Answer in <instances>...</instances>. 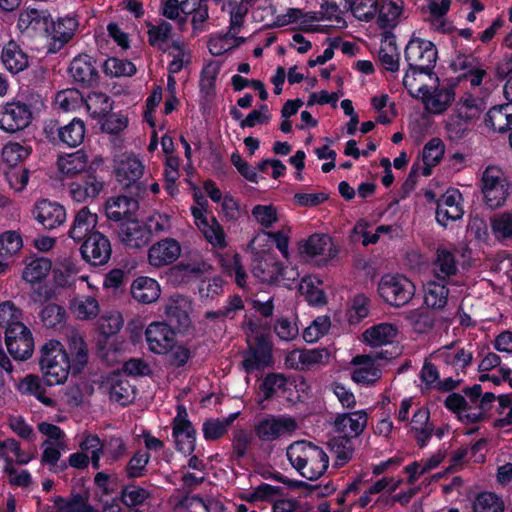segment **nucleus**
<instances>
[{
    "label": "nucleus",
    "instance_id": "59",
    "mask_svg": "<svg viewBox=\"0 0 512 512\" xmlns=\"http://www.w3.org/2000/svg\"><path fill=\"white\" fill-rule=\"evenodd\" d=\"M31 149L28 146L22 145L17 142H8L2 149V160L9 167H18L28 158Z\"/></svg>",
    "mask_w": 512,
    "mask_h": 512
},
{
    "label": "nucleus",
    "instance_id": "53",
    "mask_svg": "<svg viewBox=\"0 0 512 512\" xmlns=\"http://www.w3.org/2000/svg\"><path fill=\"white\" fill-rule=\"evenodd\" d=\"M98 300L92 296H78L71 303L72 313L81 320H91L99 314Z\"/></svg>",
    "mask_w": 512,
    "mask_h": 512
},
{
    "label": "nucleus",
    "instance_id": "21",
    "mask_svg": "<svg viewBox=\"0 0 512 512\" xmlns=\"http://www.w3.org/2000/svg\"><path fill=\"white\" fill-rule=\"evenodd\" d=\"M299 252L309 258L328 261L336 256L337 249L328 235L316 233L299 242Z\"/></svg>",
    "mask_w": 512,
    "mask_h": 512
},
{
    "label": "nucleus",
    "instance_id": "54",
    "mask_svg": "<svg viewBox=\"0 0 512 512\" xmlns=\"http://www.w3.org/2000/svg\"><path fill=\"white\" fill-rule=\"evenodd\" d=\"M321 280L316 276L304 277L299 284L300 293L311 305H323L326 297L320 287Z\"/></svg>",
    "mask_w": 512,
    "mask_h": 512
},
{
    "label": "nucleus",
    "instance_id": "28",
    "mask_svg": "<svg viewBox=\"0 0 512 512\" xmlns=\"http://www.w3.org/2000/svg\"><path fill=\"white\" fill-rule=\"evenodd\" d=\"M142 162L133 155H121L115 160V176L125 186L136 182L143 175Z\"/></svg>",
    "mask_w": 512,
    "mask_h": 512
},
{
    "label": "nucleus",
    "instance_id": "20",
    "mask_svg": "<svg viewBox=\"0 0 512 512\" xmlns=\"http://www.w3.org/2000/svg\"><path fill=\"white\" fill-rule=\"evenodd\" d=\"M462 195L457 189H448L438 200L436 220L442 226L463 216Z\"/></svg>",
    "mask_w": 512,
    "mask_h": 512
},
{
    "label": "nucleus",
    "instance_id": "13",
    "mask_svg": "<svg viewBox=\"0 0 512 512\" xmlns=\"http://www.w3.org/2000/svg\"><path fill=\"white\" fill-rule=\"evenodd\" d=\"M30 108L20 102H10L0 107V129L14 133L26 128L31 121Z\"/></svg>",
    "mask_w": 512,
    "mask_h": 512
},
{
    "label": "nucleus",
    "instance_id": "57",
    "mask_svg": "<svg viewBox=\"0 0 512 512\" xmlns=\"http://www.w3.org/2000/svg\"><path fill=\"white\" fill-rule=\"evenodd\" d=\"M168 56L171 57L168 71L170 74H177L191 62L189 49L180 42H173L168 50Z\"/></svg>",
    "mask_w": 512,
    "mask_h": 512
},
{
    "label": "nucleus",
    "instance_id": "3",
    "mask_svg": "<svg viewBox=\"0 0 512 512\" xmlns=\"http://www.w3.org/2000/svg\"><path fill=\"white\" fill-rule=\"evenodd\" d=\"M286 455L292 467L308 480L320 478L329 465V457L325 451L306 441L292 443L287 448Z\"/></svg>",
    "mask_w": 512,
    "mask_h": 512
},
{
    "label": "nucleus",
    "instance_id": "33",
    "mask_svg": "<svg viewBox=\"0 0 512 512\" xmlns=\"http://www.w3.org/2000/svg\"><path fill=\"white\" fill-rule=\"evenodd\" d=\"M398 327L391 323H380L366 329L362 341L371 347L391 344L398 336Z\"/></svg>",
    "mask_w": 512,
    "mask_h": 512
},
{
    "label": "nucleus",
    "instance_id": "30",
    "mask_svg": "<svg viewBox=\"0 0 512 512\" xmlns=\"http://www.w3.org/2000/svg\"><path fill=\"white\" fill-rule=\"evenodd\" d=\"M98 223V215L88 207H82L74 217L73 224L69 230V236L76 242H80L95 232Z\"/></svg>",
    "mask_w": 512,
    "mask_h": 512
},
{
    "label": "nucleus",
    "instance_id": "42",
    "mask_svg": "<svg viewBox=\"0 0 512 512\" xmlns=\"http://www.w3.org/2000/svg\"><path fill=\"white\" fill-rule=\"evenodd\" d=\"M70 76L77 83L91 85L97 76L92 59L88 55L75 57L69 67Z\"/></svg>",
    "mask_w": 512,
    "mask_h": 512
},
{
    "label": "nucleus",
    "instance_id": "40",
    "mask_svg": "<svg viewBox=\"0 0 512 512\" xmlns=\"http://www.w3.org/2000/svg\"><path fill=\"white\" fill-rule=\"evenodd\" d=\"M320 17L317 12H303L297 8H289L285 13L275 17L274 24L277 27H283L290 24H296L300 29L308 31L311 29L312 23L319 21Z\"/></svg>",
    "mask_w": 512,
    "mask_h": 512
},
{
    "label": "nucleus",
    "instance_id": "45",
    "mask_svg": "<svg viewBox=\"0 0 512 512\" xmlns=\"http://www.w3.org/2000/svg\"><path fill=\"white\" fill-rule=\"evenodd\" d=\"M381 65L390 72H397L400 65V53L396 45L395 37L386 34L381 42L378 53Z\"/></svg>",
    "mask_w": 512,
    "mask_h": 512
},
{
    "label": "nucleus",
    "instance_id": "32",
    "mask_svg": "<svg viewBox=\"0 0 512 512\" xmlns=\"http://www.w3.org/2000/svg\"><path fill=\"white\" fill-rule=\"evenodd\" d=\"M485 126L493 132L503 133L512 128V103L490 108L484 119Z\"/></svg>",
    "mask_w": 512,
    "mask_h": 512
},
{
    "label": "nucleus",
    "instance_id": "39",
    "mask_svg": "<svg viewBox=\"0 0 512 512\" xmlns=\"http://www.w3.org/2000/svg\"><path fill=\"white\" fill-rule=\"evenodd\" d=\"M351 8V0H323L318 16L321 19L333 22L337 28H345L344 14Z\"/></svg>",
    "mask_w": 512,
    "mask_h": 512
},
{
    "label": "nucleus",
    "instance_id": "50",
    "mask_svg": "<svg viewBox=\"0 0 512 512\" xmlns=\"http://www.w3.org/2000/svg\"><path fill=\"white\" fill-rule=\"evenodd\" d=\"M286 384L287 380L282 374L272 373L267 375L260 386L258 399L260 407L264 409V401L284 392Z\"/></svg>",
    "mask_w": 512,
    "mask_h": 512
},
{
    "label": "nucleus",
    "instance_id": "52",
    "mask_svg": "<svg viewBox=\"0 0 512 512\" xmlns=\"http://www.w3.org/2000/svg\"><path fill=\"white\" fill-rule=\"evenodd\" d=\"M445 146L441 139L433 138L426 143L422 152L424 167L422 175L429 176L431 168L437 165L444 155Z\"/></svg>",
    "mask_w": 512,
    "mask_h": 512
},
{
    "label": "nucleus",
    "instance_id": "16",
    "mask_svg": "<svg viewBox=\"0 0 512 512\" xmlns=\"http://www.w3.org/2000/svg\"><path fill=\"white\" fill-rule=\"evenodd\" d=\"M50 14L46 10L28 8L18 17L17 27L21 33L30 37H45L49 31Z\"/></svg>",
    "mask_w": 512,
    "mask_h": 512
},
{
    "label": "nucleus",
    "instance_id": "8",
    "mask_svg": "<svg viewBox=\"0 0 512 512\" xmlns=\"http://www.w3.org/2000/svg\"><path fill=\"white\" fill-rule=\"evenodd\" d=\"M38 431L45 437L41 444V463L54 469L66 449L65 432L58 426L43 421L37 425Z\"/></svg>",
    "mask_w": 512,
    "mask_h": 512
},
{
    "label": "nucleus",
    "instance_id": "58",
    "mask_svg": "<svg viewBox=\"0 0 512 512\" xmlns=\"http://www.w3.org/2000/svg\"><path fill=\"white\" fill-rule=\"evenodd\" d=\"M12 457L20 465L28 464L33 459V455L24 452L20 447V443L13 438L0 441V458L5 459L7 463L11 461Z\"/></svg>",
    "mask_w": 512,
    "mask_h": 512
},
{
    "label": "nucleus",
    "instance_id": "34",
    "mask_svg": "<svg viewBox=\"0 0 512 512\" xmlns=\"http://www.w3.org/2000/svg\"><path fill=\"white\" fill-rule=\"evenodd\" d=\"M191 311V302L181 296H171L164 308L166 317L171 321L175 322L179 328H186L190 324L189 313Z\"/></svg>",
    "mask_w": 512,
    "mask_h": 512
},
{
    "label": "nucleus",
    "instance_id": "6",
    "mask_svg": "<svg viewBox=\"0 0 512 512\" xmlns=\"http://www.w3.org/2000/svg\"><path fill=\"white\" fill-rule=\"evenodd\" d=\"M253 276L263 283H283L286 286L299 277L295 268H283L272 254H266L254 260Z\"/></svg>",
    "mask_w": 512,
    "mask_h": 512
},
{
    "label": "nucleus",
    "instance_id": "22",
    "mask_svg": "<svg viewBox=\"0 0 512 512\" xmlns=\"http://www.w3.org/2000/svg\"><path fill=\"white\" fill-rule=\"evenodd\" d=\"M368 414L365 410L340 414L335 418L334 428L339 437L351 440L359 436L367 426Z\"/></svg>",
    "mask_w": 512,
    "mask_h": 512
},
{
    "label": "nucleus",
    "instance_id": "48",
    "mask_svg": "<svg viewBox=\"0 0 512 512\" xmlns=\"http://www.w3.org/2000/svg\"><path fill=\"white\" fill-rule=\"evenodd\" d=\"M404 3L402 0H388L382 2L377 22L381 28H394L400 21Z\"/></svg>",
    "mask_w": 512,
    "mask_h": 512
},
{
    "label": "nucleus",
    "instance_id": "18",
    "mask_svg": "<svg viewBox=\"0 0 512 512\" xmlns=\"http://www.w3.org/2000/svg\"><path fill=\"white\" fill-rule=\"evenodd\" d=\"M330 360L327 349H298L287 354L285 365L290 369L307 370L325 365Z\"/></svg>",
    "mask_w": 512,
    "mask_h": 512
},
{
    "label": "nucleus",
    "instance_id": "26",
    "mask_svg": "<svg viewBox=\"0 0 512 512\" xmlns=\"http://www.w3.org/2000/svg\"><path fill=\"white\" fill-rule=\"evenodd\" d=\"M103 188L104 181L88 172L83 179L69 185V193L75 202L84 203L97 198Z\"/></svg>",
    "mask_w": 512,
    "mask_h": 512
},
{
    "label": "nucleus",
    "instance_id": "41",
    "mask_svg": "<svg viewBox=\"0 0 512 512\" xmlns=\"http://www.w3.org/2000/svg\"><path fill=\"white\" fill-rule=\"evenodd\" d=\"M58 170L67 177H74L82 172H89L88 156L82 150L59 156Z\"/></svg>",
    "mask_w": 512,
    "mask_h": 512
},
{
    "label": "nucleus",
    "instance_id": "49",
    "mask_svg": "<svg viewBox=\"0 0 512 512\" xmlns=\"http://www.w3.org/2000/svg\"><path fill=\"white\" fill-rule=\"evenodd\" d=\"M57 131L59 140L63 144L69 147H77L84 140L86 127L83 120L74 118L68 124L59 127Z\"/></svg>",
    "mask_w": 512,
    "mask_h": 512
},
{
    "label": "nucleus",
    "instance_id": "7",
    "mask_svg": "<svg viewBox=\"0 0 512 512\" xmlns=\"http://www.w3.org/2000/svg\"><path fill=\"white\" fill-rule=\"evenodd\" d=\"M191 214L194 224L209 244L219 249L227 246L226 233L223 226L214 216L208 215L207 201L197 200V204L191 207Z\"/></svg>",
    "mask_w": 512,
    "mask_h": 512
},
{
    "label": "nucleus",
    "instance_id": "29",
    "mask_svg": "<svg viewBox=\"0 0 512 512\" xmlns=\"http://www.w3.org/2000/svg\"><path fill=\"white\" fill-rule=\"evenodd\" d=\"M78 28V21L72 16H66L53 21L50 17L47 39L52 41L57 48L71 40Z\"/></svg>",
    "mask_w": 512,
    "mask_h": 512
},
{
    "label": "nucleus",
    "instance_id": "11",
    "mask_svg": "<svg viewBox=\"0 0 512 512\" xmlns=\"http://www.w3.org/2000/svg\"><path fill=\"white\" fill-rule=\"evenodd\" d=\"M387 359L383 353L356 355L350 362L351 379L361 385L370 386L382 377L381 361Z\"/></svg>",
    "mask_w": 512,
    "mask_h": 512
},
{
    "label": "nucleus",
    "instance_id": "12",
    "mask_svg": "<svg viewBox=\"0 0 512 512\" xmlns=\"http://www.w3.org/2000/svg\"><path fill=\"white\" fill-rule=\"evenodd\" d=\"M172 436L176 449L184 455H190L195 449L196 431L188 419L187 410L183 405L177 407V414L173 420Z\"/></svg>",
    "mask_w": 512,
    "mask_h": 512
},
{
    "label": "nucleus",
    "instance_id": "46",
    "mask_svg": "<svg viewBox=\"0 0 512 512\" xmlns=\"http://www.w3.org/2000/svg\"><path fill=\"white\" fill-rule=\"evenodd\" d=\"M443 280H430L424 286V302L432 309H442L447 304L449 290Z\"/></svg>",
    "mask_w": 512,
    "mask_h": 512
},
{
    "label": "nucleus",
    "instance_id": "2",
    "mask_svg": "<svg viewBox=\"0 0 512 512\" xmlns=\"http://www.w3.org/2000/svg\"><path fill=\"white\" fill-rule=\"evenodd\" d=\"M256 0H223L221 10L229 16L228 31L211 36L208 48L211 54L220 56L245 42L237 34L244 26L246 15Z\"/></svg>",
    "mask_w": 512,
    "mask_h": 512
},
{
    "label": "nucleus",
    "instance_id": "27",
    "mask_svg": "<svg viewBox=\"0 0 512 512\" xmlns=\"http://www.w3.org/2000/svg\"><path fill=\"white\" fill-rule=\"evenodd\" d=\"M103 388L111 401L127 405L134 399V388L127 378L120 373L109 375L103 383Z\"/></svg>",
    "mask_w": 512,
    "mask_h": 512
},
{
    "label": "nucleus",
    "instance_id": "25",
    "mask_svg": "<svg viewBox=\"0 0 512 512\" xmlns=\"http://www.w3.org/2000/svg\"><path fill=\"white\" fill-rule=\"evenodd\" d=\"M180 254V244L175 239L166 238L149 248L148 261L154 267H162L176 261Z\"/></svg>",
    "mask_w": 512,
    "mask_h": 512
},
{
    "label": "nucleus",
    "instance_id": "4",
    "mask_svg": "<svg viewBox=\"0 0 512 512\" xmlns=\"http://www.w3.org/2000/svg\"><path fill=\"white\" fill-rule=\"evenodd\" d=\"M480 189L486 206L490 209H498L506 203L511 184L500 167L491 165L482 172Z\"/></svg>",
    "mask_w": 512,
    "mask_h": 512
},
{
    "label": "nucleus",
    "instance_id": "17",
    "mask_svg": "<svg viewBox=\"0 0 512 512\" xmlns=\"http://www.w3.org/2000/svg\"><path fill=\"white\" fill-rule=\"evenodd\" d=\"M297 428L296 421L289 416H269L255 425V433L262 441H273L293 432Z\"/></svg>",
    "mask_w": 512,
    "mask_h": 512
},
{
    "label": "nucleus",
    "instance_id": "47",
    "mask_svg": "<svg viewBox=\"0 0 512 512\" xmlns=\"http://www.w3.org/2000/svg\"><path fill=\"white\" fill-rule=\"evenodd\" d=\"M17 389L21 394L33 395L46 406L54 407L56 405V401L46 395L41 379L36 375L30 374L24 377L18 383Z\"/></svg>",
    "mask_w": 512,
    "mask_h": 512
},
{
    "label": "nucleus",
    "instance_id": "55",
    "mask_svg": "<svg viewBox=\"0 0 512 512\" xmlns=\"http://www.w3.org/2000/svg\"><path fill=\"white\" fill-rule=\"evenodd\" d=\"M367 228L368 223L364 220L358 221L353 228L354 240L361 241L364 246L377 243L381 235L389 234L394 230L390 225H380L374 233L369 232Z\"/></svg>",
    "mask_w": 512,
    "mask_h": 512
},
{
    "label": "nucleus",
    "instance_id": "9",
    "mask_svg": "<svg viewBox=\"0 0 512 512\" xmlns=\"http://www.w3.org/2000/svg\"><path fill=\"white\" fill-rule=\"evenodd\" d=\"M405 59L411 69L428 75L435 67L437 49L431 41L412 38L405 48Z\"/></svg>",
    "mask_w": 512,
    "mask_h": 512
},
{
    "label": "nucleus",
    "instance_id": "14",
    "mask_svg": "<svg viewBox=\"0 0 512 512\" xmlns=\"http://www.w3.org/2000/svg\"><path fill=\"white\" fill-rule=\"evenodd\" d=\"M109 239L100 232H93L85 238L81 246L83 259L94 266L106 264L111 256Z\"/></svg>",
    "mask_w": 512,
    "mask_h": 512
},
{
    "label": "nucleus",
    "instance_id": "24",
    "mask_svg": "<svg viewBox=\"0 0 512 512\" xmlns=\"http://www.w3.org/2000/svg\"><path fill=\"white\" fill-rule=\"evenodd\" d=\"M34 218L45 229H55L66 220V211L62 205L47 199L36 203L33 210Z\"/></svg>",
    "mask_w": 512,
    "mask_h": 512
},
{
    "label": "nucleus",
    "instance_id": "10",
    "mask_svg": "<svg viewBox=\"0 0 512 512\" xmlns=\"http://www.w3.org/2000/svg\"><path fill=\"white\" fill-rule=\"evenodd\" d=\"M247 342L250 353L243 362L247 371L261 369L272 363L271 344L252 323L247 326Z\"/></svg>",
    "mask_w": 512,
    "mask_h": 512
},
{
    "label": "nucleus",
    "instance_id": "64",
    "mask_svg": "<svg viewBox=\"0 0 512 512\" xmlns=\"http://www.w3.org/2000/svg\"><path fill=\"white\" fill-rule=\"evenodd\" d=\"M491 229L496 238L512 240V212H503L492 217Z\"/></svg>",
    "mask_w": 512,
    "mask_h": 512
},
{
    "label": "nucleus",
    "instance_id": "5",
    "mask_svg": "<svg viewBox=\"0 0 512 512\" xmlns=\"http://www.w3.org/2000/svg\"><path fill=\"white\" fill-rule=\"evenodd\" d=\"M379 296L389 305L401 307L415 295L414 283L402 274H386L378 283Z\"/></svg>",
    "mask_w": 512,
    "mask_h": 512
},
{
    "label": "nucleus",
    "instance_id": "56",
    "mask_svg": "<svg viewBox=\"0 0 512 512\" xmlns=\"http://www.w3.org/2000/svg\"><path fill=\"white\" fill-rule=\"evenodd\" d=\"M84 107L91 117L100 118L112 110V102L106 94L92 92L84 98Z\"/></svg>",
    "mask_w": 512,
    "mask_h": 512
},
{
    "label": "nucleus",
    "instance_id": "35",
    "mask_svg": "<svg viewBox=\"0 0 512 512\" xmlns=\"http://www.w3.org/2000/svg\"><path fill=\"white\" fill-rule=\"evenodd\" d=\"M131 295L139 303L150 304L160 297L161 288L155 279L141 276L132 282Z\"/></svg>",
    "mask_w": 512,
    "mask_h": 512
},
{
    "label": "nucleus",
    "instance_id": "31",
    "mask_svg": "<svg viewBox=\"0 0 512 512\" xmlns=\"http://www.w3.org/2000/svg\"><path fill=\"white\" fill-rule=\"evenodd\" d=\"M106 216L116 222L130 220L138 210V202L127 196L111 197L106 203Z\"/></svg>",
    "mask_w": 512,
    "mask_h": 512
},
{
    "label": "nucleus",
    "instance_id": "36",
    "mask_svg": "<svg viewBox=\"0 0 512 512\" xmlns=\"http://www.w3.org/2000/svg\"><path fill=\"white\" fill-rule=\"evenodd\" d=\"M419 99L430 113L440 114L453 102L454 91L451 88H437L431 91L427 87Z\"/></svg>",
    "mask_w": 512,
    "mask_h": 512
},
{
    "label": "nucleus",
    "instance_id": "60",
    "mask_svg": "<svg viewBox=\"0 0 512 512\" xmlns=\"http://www.w3.org/2000/svg\"><path fill=\"white\" fill-rule=\"evenodd\" d=\"M57 512H96L87 497L77 494L70 499L57 497L54 501Z\"/></svg>",
    "mask_w": 512,
    "mask_h": 512
},
{
    "label": "nucleus",
    "instance_id": "44",
    "mask_svg": "<svg viewBox=\"0 0 512 512\" xmlns=\"http://www.w3.org/2000/svg\"><path fill=\"white\" fill-rule=\"evenodd\" d=\"M457 264L453 250L439 247L433 263V271L437 279L446 280L457 273Z\"/></svg>",
    "mask_w": 512,
    "mask_h": 512
},
{
    "label": "nucleus",
    "instance_id": "43",
    "mask_svg": "<svg viewBox=\"0 0 512 512\" xmlns=\"http://www.w3.org/2000/svg\"><path fill=\"white\" fill-rule=\"evenodd\" d=\"M1 59L11 73H19L28 67V56L20 48V46L14 42H8L2 49Z\"/></svg>",
    "mask_w": 512,
    "mask_h": 512
},
{
    "label": "nucleus",
    "instance_id": "23",
    "mask_svg": "<svg viewBox=\"0 0 512 512\" xmlns=\"http://www.w3.org/2000/svg\"><path fill=\"white\" fill-rule=\"evenodd\" d=\"M120 241L129 248H141L150 240V229L146 223L132 218L121 223L118 231Z\"/></svg>",
    "mask_w": 512,
    "mask_h": 512
},
{
    "label": "nucleus",
    "instance_id": "51",
    "mask_svg": "<svg viewBox=\"0 0 512 512\" xmlns=\"http://www.w3.org/2000/svg\"><path fill=\"white\" fill-rule=\"evenodd\" d=\"M54 104L63 112H77L84 107V96L77 89H64L56 94Z\"/></svg>",
    "mask_w": 512,
    "mask_h": 512
},
{
    "label": "nucleus",
    "instance_id": "62",
    "mask_svg": "<svg viewBox=\"0 0 512 512\" xmlns=\"http://www.w3.org/2000/svg\"><path fill=\"white\" fill-rule=\"evenodd\" d=\"M483 109L484 105L481 99L472 95H466L461 98L455 108V111L471 123V121L477 119L481 115Z\"/></svg>",
    "mask_w": 512,
    "mask_h": 512
},
{
    "label": "nucleus",
    "instance_id": "63",
    "mask_svg": "<svg viewBox=\"0 0 512 512\" xmlns=\"http://www.w3.org/2000/svg\"><path fill=\"white\" fill-rule=\"evenodd\" d=\"M504 502L492 492L480 493L474 500L473 512H503Z\"/></svg>",
    "mask_w": 512,
    "mask_h": 512
},
{
    "label": "nucleus",
    "instance_id": "15",
    "mask_svg": "<svg viewBox=\"0 0 512 512\" xmlns=\"http://www.w3.org/2000/svg\"><path fill=\"white\" fill-rule=\"evenodd\" d=\"M5 343L9 353L16 360H26L33 353V337L24 324L5 331Z\"/></svg>",
    "mask_w": 512,
    "mask_h": 512
},
{
    "label": "nucleus",
    "instance_id": "61",
    "mask_svg": "<svg viewBox=\"0 0 512 512\" xmlns=\"http://www.w3.org/2000/svg\"><path fill=\"white\" fill-rule=\"evenodd\" d=\"M23 247V241L19 233L15 231H6L0 235V256L12 259L19 253Z\"/></svg>",
    "mask_w": 512,
    "mask_h": 512
},
{
    "label": "nucleus",
    "instance_id": "37",
    "mask_svg": "<svg viewBox=\"0 0 512 512\" xmlns=\"http://www.w3.org/2000/svg\"><path fill=\"white\" fill-rule=\"evenodd\" d=\"M431 357L436 361L452 366L456 370L464 369L472 360L471 352L454 345L439 348L432 353Z\"/></svg>",
    "mask_w": 512,
    "mask_h": 512
},
{
    "label": "nucleus",
    "instance_id": "38",
    "mask_svg": "<svg viewBox=\"0 0 512 512\" xmlns=\"http://www.w3.org/2000/svg\"><path fill=\"white\" fill-rule=\"evenodd\" d=\"M51 270L52 262L48 258H34L26 263L22 271V279L34 290L35 286L41 285L48 277Z\"/></svg>",
    "mask_w": 512,
    "mask_h": 512
},
{
    "label": "nucleus",
    "instance_id": "19",
    "mask_svg": "<svg viewBox=\"0 0 512 512\" xmlns=\"http://www.w3.org/2000/svg\"><path fill=\"white\" fill-rule=\"evenodd\" d=\"M145 335L149 350L160 355L167 354L176 341L174 330L164 322L151 323Z\"/></svg>",
    "mask_w": 512,
    "mask_h": 512
},
{
    "label": "nucleus",
    "instance_id": "1",
    "mask_svg": "<svg viewBox=\"0 0 512 512\" xmlns=\"http://www.w3.org/2000/svg\"><path fill=\"white\" fill-rule=\"evenodd\" d=\"M71 359L58 340L47 341L40 350L39 366L49 386L63 384L71 370L78 373L88 362V350L82 337L72 335L68 341Z\"/></svg>",
    "mask_w": 512,
    "mask_h": 512
}]
</instances>
